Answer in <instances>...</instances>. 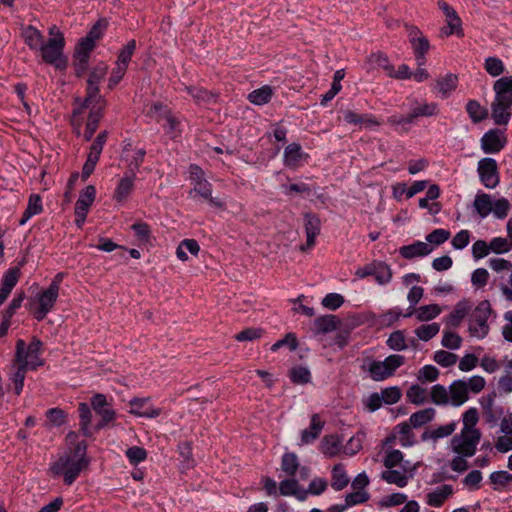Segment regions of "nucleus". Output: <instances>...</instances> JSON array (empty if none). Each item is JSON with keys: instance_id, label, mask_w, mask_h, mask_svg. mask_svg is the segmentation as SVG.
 <instances>
[{"instance_id": "nucleus-3", "label": "nucleus", "mask_w": 512, "mask_h": 512, "mask_svg": "<svg viewBox=\"0 0 512 512\" xmlns=\"http://www.w3.org/2000/svg\"><path fill=\"white\" fill-rule=\"evenodd\" d=\"M55 287V285H49L46 289L40 291L35 298L29 300L27 306L37 321L44 320L54 308L59 296Z\"/></svg>"}, {"instance_id": "nucleus-23", "label": "nucleus", "mask_w": 512, "mask_h": 512, "mask_svg": "<svg viewBox=\"0 0 512 512\" xmlns=\"http://www.w3.org/2000/svg\"><path fill=\"white\" fill-rule=\"evenodd\" d=\"M512 107L510 104L494 100L491 104V116L496 125H506L510 118L511 112L509 109Z\"/></svg>"}, {"instance_id": "nucleus-60", "label": "nucleus", "mask_w": 512, "mask_h": 512, "mask_svg": "<svg viewBox=\"0 0 512 512\" xmlns=\"http://www.w3.org/2000/svg\"><path fill=\"white\" fill-rule=\"evenodd\" d=\"M96 414L101 417V420L95 425L96 431H99V430L103 429L104 427H106L116 417L115 410L108 406L97 411Z\"/></svg>"}, {"instance_id": "nucleus-44", "label": "nucleus", "mask_w": 512, "mask_h": 512, "mask_svg": "<svg viewBox=\"0 0 512 512\" xmlns=\"http://www.w3.org/2000/svg\"><path fill=\"white\" fill-rule=\"evenodd\" d=\"M469 311V306L466 301H460L456 304L454 310L449 315V324L457 327L460 322L466 317Z\"/></svg>"}, {"instance_id": "nucleus-15", "label": "nucleus", "mask_w": 512, "mask_h": 512, "mask_svg": "<svg viewBox=\"0 0 512 512\" xmlns=\"http://www.w3.org/2000/svg\"><path fill=\"white\" fill-rule=\"evenodd\" d=\"M494 100L512 105V76L501 77L494 82Z\"/></svg>"}, {"instance_id": "nucleus-10", "label": "nucleus", "mask_w": 512, "mask_h": 512, "mask_svg": "<svg viewBox=\"0 0 512 512\" xmlns=\"http://www.w3.org/2000/svg\"><path fill=\"white\" fill-rule=\"evenodd\" d=\"M507 139L499 129L487 131L481 138V149L486 154L500 152L506 145Z\"/></svg>"}, {"instance_id": "nucleus-7", "label": "nucleus", "mask_w": 512, "mask_h": 512, "mask_svg": "<svg viewBox=\"0 0 512 512\" xmlns=\"http://www.w3.org/2000/svg\"><path fill=\"white\" fill-rule=\"evenodd\" d=\"M481 439L480 431H461L451 439L453 452L462 457H472Z\"/></svg>"}, {"instance_id": "nucleus-53", "label": "nucleus", "mask_w": 512, "mask_h": 512, "mask_svg": "<svg viewBox=\"0 0 512 512\" xmlns=\"http://www.w3.org/2000/svg\"><path fill=\"white\" fill-rule=\"evenodd\" d=\"M489 479L494 485V490H498L499 487H505L512 482V474L504 470L495 471L490 474Z\"/></svg>"}, {"instance_id": "nucleus-47", "label": "nucleus", "mask_w": 512, "mask_h": 512, "mask_svg": "<svg viewBox=\"0 0 512 512\" xmlns=\"http://www.w3.org/2000/svg\"><path fill=\"white\" fill-rule=\"evenodd\" d=\"M107 138H108V131L107 130L101 131L97 135V137L94 139L93 143L91 144L88 156L99 160L100 155L103 150V147H104L105 143L107 142Z\"/></svg>"}, {"instance_id": "nucleus-59", "label": "nucleus", "mask_w": 512, "mask_h": 512, "mask_svg": "<svg viewBox=\"0 0 512 512\" xmlns=\"http://www.w3.org/2000/svg\"><path fill=\"white\" fill-rule=\"evenodd\" d=\"M434 361L442 367L453 366L457 362V355L445 350H438L435 352Z\"/></svg>"}, {"instance_id": "nucleus-64", "label": "nucleus", "mask_w": 512, "mask_h": 512, "mask_svg": "<svg viewBox=\"0 0 512 512\" xmlns=\"http://www.w3.org/2000/svg\"><path fill=\"white\" fill-rule=\"evenodd\" d=\"M490 251L496 254H502L512 249V243L509 244L506 238L495 237L489 243Z\"/></svg>"}, {"instance_id": "nucleus-48", "label": "nucleus", "mask_w": 512, "mask_h": 512, "mask_svg": "<svg viewBox=\"0 0 512 512\" xmlns=\"http://www.w3.org/2000/svg\"><path fill=\"white\" fill-rule=\"evenodd\" d=\"M440 331L438 323L424 324L415 330L416 336L422 341H429Z\"/></svg>"}, {"instance_id": "nucleus-18", "label": "nucleus", "mask_w": 512, "mask_h": 512, "mask_svg": "<svg viewBox=\"0 0 512 512\" xmlns=\"http://www.w3.org/2000/svg\"><path fill=\"white\" fill-rule=\"evenodd\" d=\"M433 248L425 242L416 241L410 245L402 246L399 249L400 255L405 259H413L415 257H424L429 255Z\"/></svg>"}, {"instance_id": "nucleus-12", "label": "nucleus", "mask_w": 512, "mask_h": 512, "mask_svg": "<svg viewBox=\"0 0 512 512\" xmlns=\"http://www.w3.org/2000/svg\"><path fill=\"white\" fill-rule=\"evenodd\" d=\"M438 7L445 14L448 24L447 28L442 29V34H445L446 36H449L453 33H456L457 35H463L461 19L458 16L456 10L443 0L438 1Z\"/></svg>"}, {"instance_id": "nucleus-34", "label": "nucleus", "mask_w": 512, "mask_h": 512, "mask_svg": "<svg viewBox=\"0 0 512 512\" xmlns=\"http://www.w3.org/2000/svg\"><path fill=\"white\" fill-rule=\"evenodd\" d=\"M78 413L80 418V430L85 437H91L92 431L90 429V423L92 419V413L87 403L81 402L78 405Z\"/></svg>"}, {"instance_id": "nucleus-22", "label": "nucleus", "mask_w": 512, "mask_h": 512, "mask_svg": "<svg viewBox=\"0 0 512 512\" xmlns=\"http://www.w3.org/2000/svg\"><path fill=\"white\" fill-rule=\"evenodd\" d=\"M136 176L133 174L125 173L124 176L119 180V183L114 191L113 198L117 202H122L130 195L134 189V181Z\"/></svg>"}, {"instance_id": "nucleus-63", "label": "nucleus", "mask_w": 512, "mask_h": 512, "mask_svg": "<svg viewBox=\"0 0 512 512\" xmlns=\"http://www.w3.org/2000/svg\"><path fill=\"white\" fill-rule=\"evenodd\" d=\"M510 209L509 201L506 198L497 199L492 204V212L497 219H504L507 217Z\"/></svg>"}, {"instance_id": "nucleus-17", "label": "nucleus", "mask_w": 512, "mask_h": 512, "mask_svg": "<svg viewBox=\"0 0 512 512\" xmlns=\"http://www.w3.org/2000/svg\"><path fill=\"white\" fill-rule=\"evenodd\" d=\"M458 76L454 73H447L437 78L434 90L441 94L442 98H447L458 87Z\"/></svg>"}, {"instance_id": "nucleus-31", "label": "nucleus", "mask_w": 512, "mask_h": 512, "mask_svg": "<svg viewBox=\"0 0 512 512\" xmlns=\"http://www.w3.org/2000/svg\"><path fill=\"white\" fill-rule=\"evenodd\" d=\"M349 483V477L343 464L338 463L332 469L331 487L336 491L343 490Z\"/></svg>"}, {"instance_id": "nucleus-11", "label": "nucleus", "mask_w": 512, "mask_h": 512, "mask_svg": "<svg viewBox=\"0 0 512 512\" xmlns=\"http://www.w3.org/2000/svg\"><path fill=\"white\" fill-rule=\"evenodd\" d=\"M306 243L300 247L301 251L311 249L315 245V239L320 234L321 221L314 213L304 214Z\"/></svg>"}, {"instance_id": "nucleus-46", "label": "nucleus", "mask_w": 512, "mask_h": 512, "mask_svg": "<svg viewBox=\"0 0 512 512\" xmlns=\"http://www.w3.org/2000/svg\"><path fill=\"white\" fill-rule=\"evenodd\" d=\"M441 313V308L437 304H429L419 307L416 310V317L419 321H429L436 318Z\"/></svg>"}, {"instance_id": "nucleus-29", "label": "nucleus", "mask_w": 512, "mask_h": 512, "mask_svg": "<svg viewBox=\"0 0 512 512\" xmlns=\"http://www.w3.org/2000/svg\"><path fill=\"white\" fill-rule=\"evenodd\" d=\"M23 37L25 43L32 50H38L44 43V36L32 25H28L23 29Z\"/></svg>"}, {"instance_id": "nucleus-9", "label": "nucleus", "mask_w": 512, "mask_h": 512, "mask_svg": "<svg viewBox=\"0 0 512 512\" xmlns=\"http://www.w3.org/2000/svg\"><path fill=\"white\" fill-rule=\"evenodd\" d=\"M99 84L91 83L87 81V93L85 99L73 108L72 111V125L80 126V122H77L76 118L80 117L84 110L92 105H107L106 100L99 94Z\"/></svg>"}, {"instance_id": "nucleus-41", "label": "nucleus", "mask_w": 512, "mask_h": 512, "mask_svg": "<svg viewBox=\"0 0 512 512\" xmlns=\"http://www.w3.org/2000/svg\"><path fill=\"white\" fill-rule=\"evenodd\" d=\"M302 148L297 143L289 144L284 150V159L287 166H295L302 159Z\"/></svg>"}, {"instance_id": "nucleus-50", "label": "nucleus", "mask_w": 512, "mask_h": 512, "mask_svg": "<svg viewBox=\"0 0 512 512\" xmlns=\"http://www.w3.org/2000/svg\"><path fill=\"white\" fill-rule=\"evenodd\" d=\"M407 399L415 404L421 405L427 401L426 390L418 384L412 385L406 392Z\"/></svg>"}, {"instance_id": "nucleus-13", "label": "nucleus", "mask_w": 512, "mask_h": 512, "mask_svg": "<svg viewBox=\"0 0 512 512\" xmlns=\"http://www.w3.org/2000/svg\"><path fill=\"white\" fill-rule=\"evenodd\" d=\"M89 108L83 138L85 141H90L98 129L99 123L104 116L105 104L92 105Z\"/></svg>"}, {"instance_id": "nucleus-42", "label": "nucleus", "mask_w": 512, "mask_h": 512, "mask_svg": "<svg viewBox=\"0 0 512 512\" xmlns=\"http://www.w3.org/2000/svg\"><path fill=\"white\" fill-rule=\"evenodd\" d=\"M381 478L389 484H396L398 487H405L408 483V478L405 474L397 471L388 469L383 471L381 474Z\"/></svg>"}, {"instance_id": "nucleus-14", "label": "nucleus", "mask_w": 512, "mask_h": 512, "mask_svg": "<svg viewBox=\"0 0 512 512\" xmlns=\"http://www.w3.org/2000/svg\"><path fill=\"white\" fill-rule=\"evenodd\" d=\"M408 37L415 54V58H422V56H424L430 49L429 40L417 27L414 26L409 28Z\"/></svg>"}, {"instance_id": "nucleus-61", "label": "nucleus", "mask_w": 512, "mask_h": 512, "mask_svg": "<svg viewBox=\"0 0 512 512\" xmlns=\"http://www.w3.org/2000/svg\"><path fill=\"white\" fill-rule=\"evenodd\" d=\"M450 235L451 234L448 230L438 228L429 233L426 236V240L428 241L429 245L433 244L439 246L446 242L450 238Z\"/></svg>"}, {"instance_id": "nucleus-56", "label": "nucleus", "mask_w": 512, "mask_h": 512, "mask_svg": "<svg viewBox=\"0 0 512 512\" xmlns=\"http://www.w3.org/2000/svg\"><path fill=\"white\" fill-rule=\"evenodd\" d=\"M479 420L478 410L476 408H470L463 414V428L461 431H479L475 428Z\"/></svg>"}, {"instance_id": "nucleus-26", "label": "nucleus", "mask_w": 512, "mask_h": 512, "mask_svg": "<svg viewBox=\"0 0 512 512\" xmlns=\"http://www.w3.org/2000/svg\"><path fill=\"white\" fill-rule=\"evenodd\" d=\"M193 193H196L205 200H208L209 203L215 207L221 208L223 206L221 200L212 197V186L207 180L196 182L194 184V188L189 192L190 195Z\"/></svg>"}, {"instance_id": "nucleus-33", "label": "nucleus", "mask_w": 512, "mask_h": 512, "mask_svg": "<svg viewBox=\"0 0 512 512\" xmlns=\"http://www.w3.org/2000/svg\"><path fill=\"white\" fill-rule=\"evenodd\" d=\"M412 428L410 422H401L394 428L395 432L399 434V440L403 447H410L416 443Z\"/></svg>"}, {"instance_id": "nucleus-24", "label": "nucleus", "mask_w": 512, "mask_h": 512, "mask_svg": "<svg viewBox=\"0 0 512 512\" xmlns=\"http://www.w3.org/2000/svg\"><path fill=\"white\" fill-rule=\"evenodd\" d=\"M449 392L453 406H460L468 400V385L464 380H455L449 386Z\"/></svg>"}, {"instance_id": "nucleus-21", "label": "nucleus", "mask_w": 512, "mask_h": 512, "mask_svg": "<svg viewBox=\"0 0 512 512\" xmlns=\"http://www.w3.org/2000/svg\"><path fill=\"white\" fill-rule=\"evenodd\" d=\"M185 89L198 105L205 106L217 102L218 94L208 91L202 87L187 86Z\"/></svg>"}, {"instance_id": "nucleus-2", "label": "nucleus", "mask_w": 512, "mask_h": 512, "mask_svg": "<svg viewBox=\"0 0 512 512\" xmlns=\"http://www.w3.org/2000/svg\"><path fill=\"white\" fill-rule=\"evenodd\" d=\"M43 343L37 337H33L29 344L23 339H18L15 345L14 363H22L28 370L35 371L44 366L41 358Z\"/></svg>"}, {"instance_id": "nucleus-6", "label": "nucleus", "mask_w": 512, "mask_h": 512, "mask_svg": "<svg viewBox=\"0 0 512 512\" xmlns=\"http://www.w3.org/2000/svg\"><path fill=\"white\" fill-rule=\"evenodd\" d=\"M405 357L399 354L389 355L384 361H372L368 367L370 377L374 381H383L394 374L404 364Z\"/></svg>"}, {"instance_id": "nucleus-28", "label": "nucleus", "mask_w": 512, "mask_h": 512, "mask_svg": "<svg viewBox=\"0 0 512 512\" xmlns=\"http://www.w3.org/2000/svg\"><path fill=\"white\" fill-rule=\"evenodd\" d=\"M435 415L436 410L432 407H428L413 413L409 418V422L413 428H421L430 423L435 418Z\"/></svg>"}, {"instance_id": "nucleus-62", "label": "nucleus", "mask_w": 512, "mask_h": 512, "mask_svg": "<svg viewBox=\"0 0 512 512\" xmlns=\"http://www.w3.org/2000/svg\"><path fill=\"white\" fill-rule=\"evenodd\" d=\"M369 497L367 492L356 490L346 495L344 505L346 508H349L357 504H362L368 501Z\"/></svg>"}, {"instance_id": "nucleus-5", "label": "nucleus", "mask_w": 512, "mask_h": 512, "mask_svg": "<svg viewBox=\"0 0 512 512\" xmlns=\"http://www.w3.org/2000/svg\"><path fill=\"white\" fill-rule=\"evenodd\" d=\"M492 313L491 304L488 300L481 301L472 311L469 318V332L471 336L484 338L489 332L487 323Z\"/></svg>"}, {"instance_id": "nucleus-57", "label": "nucleus", "mask_w": 512, "mask_h": 512, "mask_svg": "<svg viewBox=\"0 0 512 512\" xmlns=\"http://www.w3.org/2000/svg\"><path fill=\"white\" fill-rule=\"evenodd\" d=\"M264 329L259 327H250L244 329L235 335V339L239 342L254 341L263 336Z\"/></svg>"}, {"instance_id": "nucleus-49", "label": "nucleus", "mask_w": 512, "mask_h": 512, "mask_svg": "<svg viewBox=\"0 0 512 512\" xmlns=\"http://www.w3.org/2000/svg\"><path fill=\"white\" fill-rule=\"evenodd\" d=\"M484 68L486 72L492 76L497 77L503 74L505 66L503 61L498 57H488L485 59Z\"/></svg>"}, {"instance_id": "nucleus-51", "label": "nucleus", "mask_w": 512, "mask_h": 512, "mask_svg": "<svg viewBox=\"0 0 512 512\" xmlns=\"http://www.w3.org/2000/svg\"><path fill=\"white\" fill-rule=\"evenodd\" d=\"M387 346L395 351H403L407 349V344L405 341V336L403 331L397 330L390 334L386 341Z\"/></svg>"}, {"instance_id": "nucleus-37", "label": "nucleus", "mask_w": 512, "mask_h": 512, "mask_svg": "<svg viewBox=\"0 0 512 512\" xmlns=\"http://www.w3.org/2000/svg\"><path fill=\"white\" fill-rule=\"evenodd\" d=\"M375 272L373 274L375 281L379 285H386L390 283L392 279V270L390 265L383 261L375 260Z\"/></svg>"}, {"instance_id": "nucleus-36", "label": "nucleus", "mask_w": 512, "mask_h": 512, "mask_svg": "<svg viewBox=\"0 0 512 512\" xmlns=\"http://www.w3.org/2000/svg\"><path fill=\"white\" fill-rule=\"evenodd\" d=\"M438 112V104L431 102L417 104L411 109V112L409 114L414 122L415 119L418 117H431L437 115Z\"/></svg>"}, {"instance_id": "nucleus-39", "label": "nucleus", "mask_w": 512, "mask_h": 512, "mask_svg": "<svg viewBox=\"0 0 512 512\" xmlns=\"http://www.w3.org/2000/svg\"><path fill=\"white\" fill-rule=\"evenodd\" d=\"M299 467L300 464L298 461V456L294 452H286L283 454L281 460V469L286 475L293 477Z\"/></svg>"}, {"instance_id": "nucleus-43", "label": "nucleus", "mask_w": 512, "mask_h": 512, "mask_svg": "<svg viewBox=\"0 0 512 512\" xmlns=\"http://www.w3.org/2000/svg\"><path fill=\"white\" fill-rule=\"evenodd\" d=\"M45 416L51 426L60 427L67 422L68 415L63 409L55 407L48 409Z\"/></svg>"}, {"instance_id": "nucleus-30", "label": "nucleus", "mask_w": 512, "mask_h": 512, "mask_svg": "<svg viewBox=\"0 0 512 512\" xmlns=\"http://www.w3.org/2000/svg\"><path fill=\"white\" fill-rule=\"evenodd\" d=\"M492 199L489 194L479 192L474 199V209L481 218H486L492 212Z\"/></svg>"}, {"instance_id": "nucleus-19", "label": "nucleus", "mask_w": 512, "mask_h": 512, "mask_svg": "<svg viewBox=\"0 0 512 512\" xmlns=\"http://www.w3.org/2000/svg\"><path fill=\"white\" fill-rule=\"evenodd\" d=\"M453 487L444 484L426 495V503L431 507H441L445 501L453 495Z\"/></svg>"}, {"instance_id": "nucleus-1", "label": "nucleus", "mask_w": 512, "mask_h": 512, "mask_svg": "<svg viewBox=\"0 0 512 512\" xmlns=\"http://www.w3.org/2000/svg\"><path fill=\"white\" fill-rule=\"evenodd\" d=\"M89 459L87 457V443L80 441L76 444L71 454L61 455L50 466V471L54 477L63 476L64 483L72 485L78 478L81 471L88 467Z\"/></svg>"}, {"instance_id": "nucleus-35", "label": "nucleus", "mask_w": 512, "mask_h": 512, "mask_svg": "<svg viewBox=\"0 0 512 512\" xmlns=\"http://www.w3.org/2000/svg\"><path fill=\"white\" fill-rule=\"evenodd\" d=\"M465 109L473 123H479L488 117V110L477 100H469Z\"/></svg>"}, {"instance_id": "nucleus-4", "label": "nucleus", "mask_w": 512, "mask_h": 512, "mask_svg": "<svg viewBox=\"0 0 512 512\" xmlns=\"http://www.w3.org/2000/svg\"><path fill=\"white\" fill-rule=\"evenodd\" d=\"M64 45V37L60 32L55 37L50 38L46 44L43 43L39 50H41L44 62L59 70L66 69L68 59L63 55Z\"/></svg>"}, {"instance_id": "nucleus-27", "label": "nucleus", "mask_w": 512, "mask_h": 512, "mask_svg": "<svg viewBox=\"0 0 512 512\" xmlns=\"http://www.w3.org/2000/svg\"><path fill=\"white\" fill-rule=\"evenodd\" d=\"M12 366L14 371L10 374L9 380L13 384L15 394L20 395L28 369L22 363H14V359L12 360Z\"/></svg>"}, {"instance_id": "nucleus-38", "label": "nucleus", "mask_w": 512, "mask_h": 512, "mask_svg": "<svg viewBox=\"0 0 512 512\" xmlns=\"http://www.w3.org/2000/svg\"><path fill=\"white\" fill-rule=\"evenodd\" d=\"M342 441L336 435H326L321 442V450L323 454L333 457L338 454Z\"/></svg>"}, {"instance_id": "nucleus-25", "label": "nucleus", "mask_w": 512, "mask_h": 512, "mask_svg": "<svg viewBox=\"0 0 512 512\" xmlns=\"http://www.w3.org/2000/svg\"><path fill=\"white\" fill-rule=\"evenodd\" d=\"M339 323L336 315L320 316L314 320L313 331L315 334H326L336 330Z\"/></svg>"}, {"instance_id": "nucleus-20", "label": "nucleus", "mask_w": 512, "mask_h": 512, "mask_svg": "<svg viewBox=\"0 0 512 512\" xmlns=\"http://www.w3.org/2000/svg\"><path fill=\"white\" fill-rule=\"evenodd\" d=\"M324 424L318 414H313L309 428L304 429L301 433V444L305 445L314 442L321 434Z\"/></svg>"}, {"instance_id": "nucleus-55", "label": "nucleus", "mask_w": 512, "mask_h": 512, "mask_svg": "<svg viewBox=\"0 0 512 512\" xmlns=\"http://www.w3.org/2000/svg\"><path fill=\"white\" fill-rule=\"evenodd\" d=\"M290 379L295 384H306L311 380V373L306 367L296 366L290 371Z\"/></svg>"}, {"instance_id": "nucleus-32", "label": "nucleus", "mask_w": 512, "mask_h": 512, "mask_svg": "<svg viewBox=\"0 0 512 512\" xmlns=\"http://www.w3.org/2000/svg\"><path fill=\"white\" fill-rule=\"evenodd\" d=\"M96 197V189L93 185H88L80 194L75 204V210L88 213L90 206Z\"/></svg>"}, {"instance_id": "nucleus-8", "label": "nucleus", "mask_w": 512, "mask_h": 512, "mask_svg": "<svg viewBox=\"0 0 512 512\" xmlns=\"http://www.w3.org/2000/svg\"><path fill=\"white\" fill-rule=\"evenodd\" d=\"M477 172L481 183L488 189L495 188L500 182L498 164L493 158L485 157L479 160Z\"/></svg>"}, {"instance_id": "nucleus-58", "label": "nucleus", "mask_w": 512, "mask_h": 512, "mask_svg": "<svg viewBox=\"0 0 512 512\" xmlns=\"http://www.w3.org/2000/svg\"><path fill=\"white\" fill-rule=\"evenodd\" d=\"M126 457L132 465H138L147 458V451L140 446H132L125 452Z\"/></svg>"}, {"instance_id": "nucleus-54", "label": "nucleus", "mask_w": 512, "mask_h": 512, "mask_svg": "<svg viewBox=\"0 0 512 512\" xmlns=\"http://www.w3.org/2000/svg\"><path fill=\"white\" fill-rule=\"evenodd\" d=\"M430 396L431 401L436 405H447L449 403L448 391L443 385H434L431 388Z\"/></svg>"}, {"instance_id": "nucleus-45", "label": "nucleus", "mask_w": 512, "mask_h": 512, "mask_svg": "<svg viewBox=\"0 0 512 512\" xmlns=\"http://www.w3.org/2000/svg\"><path fill=\"white\" fill-rule=\"evenodd\" d=\"M136 50V40H129L125 46L119 51L116 64L128 68V64Z\"/></svg>"}, {"instance_id": "nucleus-40", "label": "nucleus", "mask_w": 512, "mask_h": 512, "mask_svg": "<svg viewBox=\"0 0 512 512\" xmlns=\"http://www.w3.org/2000/svg\"><path fill=\"white\" fill-rule=\"evenodd\" d=\"M272 95V88L265 85L249 93L248 100L255 105H264L271 100Z\"/></svg>"}, {"instance_id": "nucleus-52", "label": "nucleus", "mask_w": 512, "mask_h": 512, "mask_svg": "<svg viewBox=\"0 0 512 512\" xmlns=\"http://www.w3.org/2000/svg\"><path fill=\"white\" fill-rule=\"evenodd\" d=\"M146 150L143 148L137 149L131 159L128 160L127 171L125 173L137 175V172L144 162Z\"/></svg>"}, {"instance_id": "nucleus-16", "label": "nucleus", "mask_w": 512, "mask_h": 512, "mask_svg": "<svg viewBox=\"0 0 512 512\" xmlns=\"http://www.w3.org/2000/svg\"><path fill=\"white\" fill-rule=\"evenodd\" d=\"M21 273L19 271V268H9L1 281V288H0V305H2L10 293L12 292L13 288L16 286L20 279Z\"/></svg>"}]
</instances>
